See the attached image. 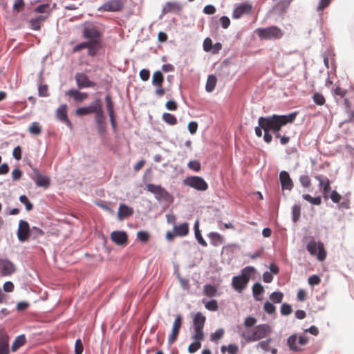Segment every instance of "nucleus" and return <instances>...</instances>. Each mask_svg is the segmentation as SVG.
<instances>
[{
  "label": "nucleus",
  "mask_w": 354,
  "mask_h": 354,
  "mask_svg": "<svg viewBox=\"0 0 354 354\" xmlns=\"http://www.w3.org/2000/svg\"><path fill=\"white\" fill-rule=\"evenodd\" d=\"M297 114V112H294L288 115L274 114L268 117H260L258 120V123L264 131V141L267 143H270L272 141V136L269 133L270 131L274 133L276 138H279V131L281 127L288 123H292L296 118Z\"/></svg>",
  "instance_id": "1"
},
{
  "label": "nucleus",
  "mask_w": 354,
  "mask_h": 354,
  "mask_svg": "<svg viewBox=\"0 0 354 354\" xmlns=\"http://www.w3.org/2000/svg\"><path fill=\"white\" fill-rule=\"evenodd\" d=\"M272 332V328L270 325L263 324L254 326L252 329L244 330L241 333V337L247 342H256L266 337Z\"/></svg>",
  "instance_id": "2"
},
{
  "label": "nucleus",
  "mask_w": 354,
  "mask_h": 354,
  "mask_svg": "<svg viewBox=\"0 0 354 354\" xmlns=\"http://www.w3.org/2000/svg\"><path fill=\"white\" fill-rule=\"evenodd\" d=\"M256 270L252 266H247L244 268L239 276H235L232 278V285L233 288L241 292L247 287V285L252 277L254 274Z\"/></svg>",
  "instance_id": "3"
},
{
  "label": "nucleus",
  "mask_w": 354,
  "mask_h": 354,
  "mask_svg": "<svg viewBox=\"0 0 354 354\" xmlns=\"http://www.w3.org/2000/svg\"><path fill=\"white\" fill-rule=\"evenodd\" d=\"M83 36L88 39L91 44H95L98 50L102 48V34L94 25L88 24L85 26L83 30Z\"/></svg>",
  "instance_id": "4"
},
{
  "label": "nucleus",
  "mask_w": 354,
  "mask_h": 354,
  "mask_svg": "<svg viewBox=\"0 0 354 354\" xmlns=\"http://www.w3.org/2000/svg\"><path fill=\"white\" fill-rule=\"evenodd\" d=\"M255 32L261 39L267 40L278 39L281 38L283 35L282 30L275 26L257 28Z\"/></svg>",
  "instance_id": "5"
},
{
  "label": "nucleus",
  "mask_w": 354,
  "mask_h": 354,
  "mask_svg": "<svg viewBox=\"0 0 354 354\" xmlns=\"http://www.w3.org/2000/svg\"><path fill=\"white\" fill-rule=\"evenodd\" d=\"M306 250L313 256H316L320 261L325 260L326 257V251L322 242H317L314 238H312L306 245Z\"/></svg>",
  "instance_id": "6"
},
{
  "label": "nucleus",
  "mask_w": 354,
  "mask_h": 354,
  "mask_svg": "<svg viewBox=\"0 0 354 354\" xmlns=\"http://www.w3.org/2000/svg\"><path fill=\"white\" fill-rule=\"evenodd\" d=\"M308 342V337L306 335L298 336L296 334L290 335L287 339V345L290 351L293 352L301 351L302 346Z\"/></svg>",
  "instance_id": "7"
},
{
  "label": "nucleus",
  "mask_w": 354,
  "mask_h": 354,
  "mask_svg": "<svg viewBox=\"0 0 354 354\" xmlns=\"http://www.w3.org/2000/svg\"><path fill=\"white\" fill-rule=\"evenodd\" d=\"M184 183L185 185L199 191H205L208 189L207 183L199 176L187 177Z\"/></svg>",
  "instance_id": "8"
},
{
  "label": "nucleus",
  "mask_w": 354,
  "mask_h": 354,
  "mask_svg": "<svg viewBox=\"0 0 354 354\" xmlns=\"http://www.w3.org/2000/svg\"><path fill=\"white\" fill-rule=\"evenodd\" d=\"M182 324V316L180 315H176L173 323L171 332L168 337V344L169 346L172 345L176 341Z\"/></svg>",
  "instance_id": "9"
},
{
  "label": "nucleus",
  "mask_w": 354,
  "mask_h": 354,
  "mask_svg": "<svg viewBox=\"0 0 354 354\" xmlns=\"http://www.w3.org/2000/svg\"><path fill=\"white\" fill-rule=\"evenodd\" d=\"M30 236V228L28 223L24 220L19 222V227L17 230V237L21 242L28 241Z\"/></svg>",
  "instance_id": "10"
},
{
  "label": "nucleus",
  "mask_w": 354,
  "mask_h": 354,
  "mask_svg": "<svg viewBox=\"0 0 354 354\" xmlns=\"http://www.w3.org/2000/svg\"><path fill=\"white\" fill-rule=\"evenodd\" d=\"M75 80L79 88H93L96 84L90 80L88 77L84 73H77L75 75Z\"/></svg>",
  "instance_id": "11"
},
{
  "label": "nucleus",
  "mask_w": 354,
  "mask_h": 354,
  "mask_svg": "<svg viewBox=\"0 0 354 354\" xmlns=\"http://www.w3.org/2000/svg\"><path fill=\"white\" fill-rule=\"evenodd\" d=\"M123 8V2L121 0H110L105 2L98 8L99 11L117 12Z\"/></svg>",
  "instance_id": "12"
},
{
  "label": "nucleus",
  "mask_w": 354,
  "mask_h": 354,
  "mask_svg": "<svg viewBox=\"0 0 354 354\" xmlns=\"http://www.w3.org/2000/svg\"><path fill=\"white\" fill-rule=\"evenodd\" d=\"M147 189L148 192L155 194L158 200H167L169 197V192L160 185L149 183L147 185Z\"/></svg>",
  "instance_id": "13"
},
{
  "label": "nucleus",
  "mask_w": 354,
  "mask_h": 354,
  "mask_svg": "<svg viewBox=\"0 0 354 354\" xmlns=\"http://www.w3.org/2000/svg\"><path fill=\"white\" fill-rule=\"evenodd\" d=\"M84 48L88 49V55L91 56V57L95 56L99 51L96 48V46L95 45V44H92L88 41L82 42V43L76 45L73 48V52L77 53Z\"/></svg>",
  "instance_id": "14"
},
{
  "label": "nucleus",
  "mask_w": 354,
  "mask_h": 354,
  "mask_svg": "<svg viewBox=\"0 0 354 354\" xmlns=\"http://www.w3.org/2000/svg\"><path fill=\"white\" fill-rule=\"evenodd\" d=\"M113 242L118 245H126L128 243V235L124 231H113L110 235Z\"/></svg>",
  "instance_id": "15"
},
{
  "label": "nucleus",
  "mask_w": 354,
  "mask_h": 354,
  "mask_svg": "<svg viewBox=\"0 0 354 354\" xmlns=\"http://www.w3.org/2000/svg\"><path fill=\"white\" fill-rule=\"evenodd\" d=\"M252 6L249 3H243L239 5L233 11L232 17L234 19H239L243 15L250 14Z\"/></svg>",
  "instance_id": "16"
},
{
  "label": "nucleus",
  "mask_w": 354,
  "mask_h": 354,
  "mask_svg": "<svg viewBox=\"0 0 354 354\" xmlns=\"http://www.w3.org/2000/svg\"><path fill=\"white\" fill-rule=\"evenodd\" d=\"M101 105L100 99H97L95 100L94 105L77 108L75 113L77 115H85L93 113H95Z\"/></svg>",
  "instance_id": "17"
},
{
  "label": "nucleus",
  "mask_w": 354,
  "mask_h": 354,
  "mask_svg": "<svg viewBox=\"0 0 354 354\" xmlns=\"http://www.w3.org/2000/svg\"><path fill=\"white\" fill-rule=\"evenodd\" d=\"M183 9L182 5L178 2L168 1L162 8V14L165 15L167 13L179 14Z\"/></svg>",
  "instance_id": "18"
},
{
  "label": "nucleus",
  "mask_w": 354,
  "mask_h": 354,
  "mask_svg": "<svg viewBox=\"0 0 354 354\" xmlns=\"http://www.w3.org/2000/svg\"><path fill=\"white\" fill-rule=\"evenodd\" d=\"M315 178L319 182V187L322 189L324 198H328V194L331 189L329 179L321 175L315 176Z\"/></svg>",
  "instance_id": "19"
},
{
  "label": "nucleus",
  "mask_w": 354,
  "mask_h": 354,
  "mask_svg": "<svg viewBox=\"0 0 354 354\" xmlns=\"http://www.w3.org/2000/svg\"><path fill=\"white\" fill-rule=\"evenodd\" d=\"M279 180L282 189L291 190L293 187V182L290 177L289 174L286 171H282L279 174Z\"/></svg>",
  "instance_id": "20"
},
{
  "label": "nucleus",
  "mask_w": 354,
  "mask_h": 354,
  "mask_svg": "<svg viewBox=\"0 0 354 354\" xmlns=\"http://www.w3.org/2000/svg\"><path fill=\"white\" fill-rule=\"evenodd\" d=\"M15 271V266L8 260L0 259V273L3 276L12 274Z\"/></svg>",
  "instance_id": "21"
},
{
  "label": "nucleus",
  "mask_w": 354,
  "mask_h": 354,
  "mask_svg": "<svg viewBox=\"0 0 354 354\" xmlns=\"http://www.w3.org/2000/svg\"><path fill=\"white\" fill-rule=\"evenodd\" d=\"M57 118L60 121L66 124L69 128H72V124L67 116V106L66 104L61 105L56 111Z\"/></svg>",
  "instance_id": "22"
},
{
  "label": "nucleus",
  "mask_w": 354,
  "mask_h": 354,
  "mask_svg": "<svg viewBox=\"0 0 354 354\" xmlns=\"http://www.w3.org/2000/svg\"><path fill=\"white\" fill-rule=\"evenodd\" d=\"M34 173L35 174V182L36 185L38 187L48 188L50 183V178L46 176L41 174L39 171L37 169H34Z\"/></svg>",
  "instance_id": "23"
},
{
  "label": "nucleus",
  "mask_w": 354,
  "mask_h": 354,
  "mask_svg": "<svg viewBox=\"0 0 354 354\" xmlns=\"http://www.w3.org/2000/svg\"><path fill=\"white\" fill-rule=\"evenodd\" d=\"M9 336L6 333L0 334V354H9Z\"/></svg>",
  "instance_id": "24"
},
{
  "label": "nucleus",
  "mask_w": 354,
  "mask_h": 354,
  "mask_svg": "<svg viewBox=\"0 0 354 354\" xmlns=\"http://www.w3.org/2000/svg\"><path fill=\"white\" fill-rule=\"evenodd\" d=\"M133 214V209L131 207L124 204L120 205L118 212V218L119 220L122 221L124 218L131 216Z\"/></svg>",
  "instance_id": "25"
},
{
  "label": "nucleus",
  "mask_w": 354,
  "mask_h": 354,
  "mask_svg": "<svg viewBox=\"0 0 354 354\" xmlns=\"http://www.w3.org/2000/svg\"><path fill=\"white\" fill-rule=\"evenodd\" d=\"M66 95L72 97L75 102H82L88 97L87 93L80 92L75 89L67 91Z\"/></svg>",
  "instance_id": "26"
},
{
  "label": "nucleus",
  "mask_w": 354,
  "mask_h": 354,
  "mask_svg": "<svg viewBox=\"0 0 354 354\" xmlns=\"http://www.w3.org/2000/svg\"><path fill=\"white\" fill-rule=\"evenodd\" d=\"M174 231L176 236H185L188 234L189 229L187 223L174 226Z\"/></svg>",
  "instance_id": "27"
},
{
  "label": "nucleus",
  "mask_w": 354,
  "mask_h": 354,
  "mask_svg": "<svg viewBox=\"0 0 354 354\" xmlns=\"http://www.w3.org/2000/svg\"><path fill=\"white\" fill-rule=\"evenodd\" d=\"M194 328L203 329L205 317L201 313H197L194 317Z\"/></svg>",
  "instance_id": "28"
},
{
  "label": "nucleus",
  "mask_w": 354,
  "mask_h": 354,
  "mask_svg": "<svg viewBox=\"0 0 354 354\" xmlns=\"http://www.w3.org/2000/svg\"><path fill=\"white\" fill-rule=\"evenodd\" d=\"M47 17L38 16L36 18L30 20V28L35 30H39L41 28V24L46 19Z\"/></svg>",
  "instance_id": "29"
},
{
  "label": "nucleus",
  "mask_w": 354,
  "mask_h": 354,
  "mask_svg": "<svg viewBox=\"0 0 354 354\" xmlns=\"http://www.w3.org/2000/svg\"><path fill=\"white\" fill-rule=\"evenodd\" d=\"M208 237L210 239L212 245L214 246H218L223 242V236L218 232H210L208 234Z\"/></svg>",
  "instance_id": "30"
},
{
  "label": "nucleus",
  "mask_w": 354,
  "mask_h": 354,
  "mask_svg": "<svg viewBox=\"0 0 354 354\" xmlns=\"http://www.w3.org/2000/svg\"><path fill=\"white\" fill-rule=\"evenodd\" d=\"M26 343V337L24 335L17 336L13 342L11 350L15 352Z\"/></svg>",
  "instance_id": "31"
},
{
  "label": "nucleus",
  "mask_w": 354,
  "mask_h": 354,
  "mask_svg": "<svg viewBox=\"0 0 354 354\" xmlns=\"http://www.w3.org/2000/svg\"><path fill=\"white\" fill-rule=\"evenodd\" d=\"M271 342H272L271 338L267 339L265 341L260 342L258 344L257 346L261 348V349H263L264 351H266V352L271 351L272 353L276 354L277 352V348H272V349L270 348V344Z\"/></svg>",
  "instance_id": "32"
},
{
  "label": "nucleus",
  "mask_w": 354,
  "mask_h": 354,
  "mask_svg": "<svg viewBox=\"0 0 354 354\" xmlns=\"http://www.w3.org/2000/svg\"><path fill=\"white\" fill-rule=\"evenodd\" d=\"M194 228L195 236H196V239H197L198 242L201 245L206 247L207 245V242L204 240V239L203 238V236L201 235V231L199 230L198 221H196Z\"/></svg>",
  "instance_id": "33"
},
{
  "label": "nucleus",
  "mask_w": 354,
  "mask_h": 354,
  "mask_svg": "<svg viewBox=\"0 0 354 354\" xmlns=\"http://www.w3.org/2000/svg\"><path fill=\"white\" fill-rule=\"evenodd\" d=\"M216 82L217 79L214 75H209L205 85L206 91L209 93L212 92L215 88Z\"/></svg>",
  "instance_id": "34"
},
{
  "label": "nucleus",
  "mask_w": 354,
  "mask_h": 354,
  "mask_svg": "<svg viewBox=\"0 0 354 354\" xmlns=\"http://www.w3.org/2000/svg\"><path fill=\"white\" fill-rule=\"evenodd\" d=\"M164 82V77L162 73L158 71L153 73L152 76V84L154 86L162 85Z\"/></svg>",
  "instance_id": "35"
},
{
  "label": "nucleus",
  "mask_w": 354,
  "mask_h": 354,
  "mask_svg": "<svg viewBox=\"0 0 354 354\" xmlns=\"http://www.w3.org/2000/svg\"><path fill=\"white\" fill-rule=\"evenodd\" d=\"M264 292L263 287L259 283H256L252 286V293L256 299V300H261V299L259 297L261 295H262Z\"/></svg>",
  "instance_id": "36"
},
{
  "label": "nucleus",
  "mask_w": 354,
  "mask_h": 354,
  "mask_svg": "<svg viewBox=\"0 0 354 354\" xmlns=\"http://www.w3.org/2000/svg\"><path fill=\"white\" fill-rule=\"evenodd\" d=\"M95 122L97 124H100L106 122V121H105L106 118H105L104 111L102 110V106L100 108H98V110L97 111V112H95Z\"/></svg>",
  "instance_id": "37"
},
{
  "label": "nucleus",
  "mask_w": 354,
  "mask_h": 354,
  "mask_svg": "<svg viewBox=\"0 0 354 354\" xmlns=\"http://www.w3.org/2000/svg\"><path fill=\"white\" fill-rule=\"evenodd\" d=\"M105 102H106V109H107V111L109 113V115H114L115 114L114 104L112 100L111 96L109 94L106 95Z\"/></svg>",
  "instance_id": "38"
},
{
  "label": "nucleus",
  "mask_w": 354,
  "mask_h": 354,
  "mask_svg": "<svg viewBox=\"0 0 354 354\" xmlns=\"http://www.w3.org/2000/svg\"><path fill=\"white\" fill-rule=\"evenodd\" d=\"M29 132L32 135L39 136L41 133V127L39 123L37 122H32L29 127Z\"/></svg>",
  "instance_id": "39"
},
{
  "label": "nucleus",
  "mask_w": 354,
  "mask_h": 354,
  "mask_svg": "<svg viewBox=\"0 0 354 354\" xmlns=\"http://www.w3.org/2000/svg\"><path fill=\"white\" fill-rule=\"evenodd\" d=\"M162 120L169 125H175L177 124L176 118L174 115L169 113H163Z\"/></svg>",
  "instance_id": "40"
},
{
  "label": "nucleus",
  "mask_w": 354,
  "mask_h": 354,
  "mask_svg": "<svg viewBox=\"0 0 354 354\" xmlns=\"http://www.w3.org/2000/svg\"><path fill=\"white\" fill-rule=\"evenodd\" d=\"M303 198L311 204L319 205L322 203V198L320 196L312 197L310 194H303Z\"/></svg>",
  "instance_id": "41"
},
{
  "label": "nucleus",
  "mask_w": 354,
  "mask_h": 354,
  "mask_svg": "<svg viewBox=\"0 0 354 354\" xmlns=\"http://www.w3.org/2000/svg\"><path fill=\"white\" fill-rule=\"evenodd\" d=\"M216 291V288L212 285H205L204 286V294L208 297L215 296Z\"/></svg>",
  "instance_id": "42"
},
{
  "label": "nucleus",
  "mask_w": 354,
  "mask_h": 354,
  "mask_svg": "<svg viewBox=\"0 0 354 354\" xmlns=\"http://www.w3.org/2000/svg\"><path fill=\"white\" fill-rule=\"evenodd\" d=\"M283 298V294L281 292H272L270 296V299L272 300L274 303H281Z\"/></svg>",
  "instance_id": "43"
},
{
  "label": "nucleus",
  "mask_w": 354,
  "mask_h": 354,
  "mask_svg": "<svg viewBox=\"0 0 354 354\" xmlns=\"http://www.w3.org/2000/svg\"><path fill=\"white\" fill-rule=\"evenodd\" d=\"M292 221L295 223L299 219V217H300V214H301L300 205H295L292 207Z\"/></svg>",
  "instance_id": "44"
},
{
  "label": "nucleus",
  "mask_w": 354,
  "mask_h": 354,
  "mask_svg": "<svg viewBox=\"0 0 354 354\" xmlns=\"http://www.w3.org/2000/svg\"><path fill=\"white\" fill-rule=\"evenodd\" d=\"M224 335V330L222 328L217 329L214 333L211 334L210 339L212 342H217L221 339Z\"/></svg>",
  "instance_id": "45"
},
{
  "label": "nucleus",
  "mask_w": 354,
  "mask_h": 354,
  "mask_svg": "<svg viewBox=\"0 0 354 354\" xmlns=\"http://www.w3.org/2000/svg\"><path fill=\"white\" fill-rule=\"evenodd\" d=\"M19 201L21 203L24 204L26 206V209L27 211H31L33 209L32 204L30 202L28 197L26 195H21L19 197Z\"/></svg>",
  "instance_id": "46"
},
{
  "label": "nucleus",
  "mask_w": 354,
  "mask_h": 354,
  "mask_svg": "<svg viewBox=\"0 0 354 354\" xmlns=\"http://www.w3.org/2000/svg\"><path fill=\"white\" fill-rule=\"evenodd\" d=\"M313 99L315 104H317V105H320V106L324 104V103L326 102V100H325L324 97L323 96V95H322L321 93H315L313 96Z\"/></svg>",
  "instance_id": "47"
},
{
  "label": "nucleus",
  "mask_w": 354,
  "mask_h": 354,
  "mask_svg": "<svg viewBox=\"0 0 354 354\" xmlns=\"http://www.w3.org/2000/svg\"><path fill=\"white\" fill-rule=\"evenodd\" d=\"M149 233L146 231H140L137 233V238L143 243H147L149 239Z\"/></svg>",
  "instance_id": "48"
},
{
  "label": "nucleus",
  "mask_w": 354,
  "mask_h": 354,
  "mask_svg": "<svg viewBox=\"0 0 354 354\" xmlns=\"http://www.w3.org/2000/svg\"><path fill=\"white\" fill-rule=\"evenodd\" d=\"M25 3L24 0H15L13 4V10L17 12H19L24 10Z\"/></svg>",
  "instance_id": "49"
},
{
  "label": "nucleus",
  "mask_w": 354,
  "mask_h": 354,
  "mask_svg": "<svg viewBox=\"0 0 354 354\" xmlns=\"http://www.w3.org/2000/svg\"><path fill=\"white\" fill-rule=\"evenodd\" d=\"M44 234V232L37 227H33L30 229V236H32L33 239H37Z\"/></svg>",
  "instance_id": "50"
},
{
  "label": "nucleus",
  "mask_w": 354,
  "mask_h": 354,
  "mask_svg": "<svg viewBox=\"0 0 354 354\" xmlns=\"http://www.w3.org/2000/svg\"><path fill=\"white\" fill-rule=\"evenodd\" d=\"M194 333L193 335V339H194V341H197V342L198 341L199 342H201L203 339V337H204L203 329L194 328Z\"/></svg>",
  "instance_id": "51"
},
{
  "label": "nucleus",
  "mask_w": 354,
  "mask_h": 354,
  "mask_svg": "<svg viewBox=\"0 0 354 354\" xmlns=\"http://www.w3.org/2000/svg\"><path fill=\"white\" fill-rule=\"evenodd\" d=\"M205 308L211 311H216L218 310V306L216 300L212 299L207 302L205 305Z\"/></svg>",
  "instance_id": "52"
},
{
  "label": "nucleus",
  "mask_w": 354,
  "mask_h": 354,
  "mask_svg": "<svg viewBox=\"0 0 354 354\" xmlns=\"http://www.w3.org/2000/svg\"><path fill=\"white\" fill-rule=\"evenodd\" d=\"M299 181L303 187H309L311 185V180L308 176L307 175H303L301 176L299 178Z\"/></svg>",
  "instance_id": "53"
},
{
  "label": "nucleus",
  "mask_w": 354,
  "mask_h": 354,
  "mask_svg": "<svg viewBox=\"0 0 354 354\" xmlns=\"http://www.w3.org/2000/svg\"><path fill=\"white\" fill-rule=\"evenodd\" d=\"M188 167L195 171H199L201 170V163L198 160H192L188 165Z\"/></svg>",
  "instance_id": "54"
},
{
  "label": "nucleus",
  "mask_w": 354,
  "mask_h": 354,
  "mask_svg": "<svg viewBox=\"0 0 354 354\" xmlns=\"http://www.w3.org/2000/svg\"><path fill=\"white\" fill-rule=\"evenodd\" d=\"M292 311V307L288 304H283L281 306V313L283 315H289Z\"/></svg>",
  "instance_id": "55"
},
{
  "label": "nucleus",
  "mask_w": 354,
  "mask_h": 354,
  "mask_svg": "<svg viewBox=\"0 0 354 354\" xmlns=\"http://www.w3.org/2000/svg\"><path fill=\"white\" fill-rule=\"evenodd\" d=\"M264 310L268 314H272L275 312V306L270 302L266 301L263 306Z\"/></svg>",
  "instance_id": "56"
},
{
  "label": "nucleus",
  "mask_w": 354,
  "mask_h": 354,
  "mask_svg": "<svg viewBox=\"0 0 354 354\" xmlns=\"http://www.w3.org/2000/svg\"><path fill=\"white\" fill-rule=\"evenodd\" d=\"M257 322V320L256 318L250 316L245 319L244 325L245 327L251 328L256 324Z\"/></svg>",
  "instance_id": "57"
},
{
  "label": "nucleus",
  "mask_w": 354,
  "mask_h": 354,
  "mask_svg": "<svg viewBox=\"0 0 354 354\" xmlns=\"http://www.w3.org/2000/svg\"><path fill=\"white\" fill-rule=\"evenodd\" d=\"M201 347V343L198 341H195L192 343L188 347V351L191 353L196 352Z\"/></svg>",
  "instance_id": "58"
},
{
  "label": "nucleus",
  "mask_w": 354,
  "mask_h": 354,
  "mask_svg": "<svg viewBox=\"0 0 354 354\" xmlns=\"http://www.w3.org/2000/svg\"><path fill=\"white\" fill-rule=\"evenodd\" d=\"M347 93V91L339 86H337L333 91V94L343 98Z\"/></svg>",
  "instance_id": "59"
},
{
  "label": "nucleus",
  "mask_w": 354,
  "mask_h": 354,
  "mask_svg": "<svg viewBox=\"0 0 354 354\" xmlns=\"http://www.w3.org/2000/svg\"><path fill=\"white\" fill-rule=\"evenodd\" d=\"M308 281L310 286H316L320 283L321 279L318 275L314 274L308 278Z\"/></svg>",
  "instance_id": "60"
},
{
  "label": "nucleus",
  "mask_w": 354,
  "mask_h": 354,
  "mask_svg": "<svg viewBox=\"0 0 354 354\" xmlns=\"http://www.w3.org/2000/svg\"><path fill=\"white\" fill-rule=\"evenodd\" d=\"M331 1L332 0H320L317 10L318 12L322 11L330 5Z\"/></svg>",
  "instance_id": "61"
},
{
  "label": "nucleus",
  "mask_w": 354,
  "mask_h": 354,
  "mask_svg": "<svg viewBox=\"0 0 354 354\" xmlns=\"http://www.w3.org/2000/svg\"><path fill=\"white\" fill-rule=\"evenodd\" d=\"M330 198L333 203H338L342 199V196L337 191L333 190L330 195Z\"/></svg>",
  "instance_id": "62"
},
{
  "label": "nucleus",
  "mask_w": 354,
  "mask_h": 354,
  "mask_svg": "<svg viewBox=\"0 0 354 354\" xmlns=\"http://www.w3.org/2000/svg\"><path fill=\"white\" fill-rule=\"evenodd\" d=\"M212 48V41L210 38H205L203 41V49L206 52H209Z\"/></svg>",
  "instance_id": "63"
},
{
  "label": "nucleus",
  "mask_w": 354,
  "mask_h": 354,
  "mask_svg": "<svg viewBox=\"0 0 354 354\" xmlns=\"http://www.w3.org/2000/svg\"><path fill=\"white\" fill-rule=\"evenodd\" d=\"M38 93H39V95L41 97L48 96V86L46 84L40 85L38 88Z\"/></svg>",
  "instance_id": "64"
}]
</instances>
